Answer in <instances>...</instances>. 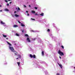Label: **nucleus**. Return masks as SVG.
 <instances>
[{"instance_id":"1","label":"nucleus","mask_w":75,"mask_h":75,"mask_svg":"<svg viewBox=\"0 0 75 75\" xmlns=\"http://www.w3.org/2000/svg\"><path fill=\"white\" fill-rule=\"evenodd\" d=\"M58 54L61 55V56H62L64 55V53L63 52L61 51V50H59L58 51Z\"/></svg>"},{"instance_id":"2","label":"nucleus","mask_w":75,"mask_h":75,"mask_svg":"<svg viewBox=\"0 0 75 75\" xmlns=\"http://www.w3.org/2000/svg\"><path fill=\"white\" fill-rule=\"evenodd\" d=\"M9 49H10V50L12 52H16V51L14 50V49L13 48V47H11V46L9 47Z\"/></svg>"},{"instance_id":"3","label":"nucleus","mask_w":75,"mask_h":75,"mask_svg":"<svg viewBox=\"0 0 75 75\" xmlns=\"http://www.w3.org/2000/svg\"><path fill=\"white\" fill-rule=\"evenodd\" d=\"M30 57L31 58H36V57H35V54H34L33 55V56L32 55V54H30Z\"/></svg>"},{"instance_id":"4","label":"nucleus","mask_w":75,"mask_h":75,"mask_svg":"<svg viewBox=\"0 0 75 75\" xmlns=\"http://www.w3.org/2000/svg\"><path fill=\"white\" fill-rule=\"evenodd\" d=\"M27 41H28V42H30L31 41H30V38H28L27 39Z\"/></svg>"},{"instance_id":"5","label":"nucleus","mask_w":75,"mask_h":75,"mask_svg":"<svg viewBox=\"0 0 75 75\" xmlns=\"http://www.w3.org/2000/svg\"><path fill=\"white\" fill-rule=\"evenodd\" d=\"M57 64L59 65V67H60L61 69L62 68V65L59 64L58 63Z\"/></svg>"},{"instance_id":"6","label":"nucleus","mask_w":75,"mask_h":75,"mask_svg":"<svg viewBox=\"0 0 75 75\" xmlns=\"http://www.w3.org/2000/svg\"><path fill=\"white\" fill-rule=\"evenodd\" d=\"M15 17H20V16H19V15H18L17 14H15Z\"/></svg>"},{"instance_id":"7","label":"nucleus","mask_w":75,"mask_h":75,"mask_svg":"<svg viewBox=\"0 0 75 75\" xmlns=\"http://www.w3.org/2000/svg\"><path fill=\"white\" fill-rule=\"evenodd\" d=\"M6 42L8 43V45H9L10 46H11V44H10V43H9L7 41Z\"/></svg>"},{"instance_id":"8","label":"nucleus","mask_w":75,"mask_h":75,"mask_svg":"<svg viewBox=\"0 0 75 75\" xmlns=\"http://www.w3.org/2000/svg\"><path fill=\"white\" fill-rule=\"evenodd\" d=\"M1 24H5V23L3 22V21H1Z\"/></svg>"},{"instance_id":"9","label":"nucleus","mask_w":75,"mask_h":75,"mask_svg":"<svg viewBox=\"0 0 75 75\" xmlns=\"http://www.w3.org/2000/svg\"><path fill=\"white\" fill-rule=\"evenodd\" d=\"M42 54L43 56H44V51L42 52Z\"/></svg>"},{"instance_id":"10","label":"nucleus","mask_w":75,"mask_h":75,"mask_svg":"<svg viewBox=\"0 0 75 75\" xmlns=\"http://www.w3.org/2000/svg\"><path fill=\"white\" fill-rule=\"evenodd\" d=\"M4 10L5 11H9V10L7 8H6L4 9Z\"/></svg>"},{"instance_id":"11","label":"nucleus","mask_w":75,"mask_h":75,"mask_svg":"<svg viewBox=\"0 0 75 75\" xmlns=\"http://www.w3.org/2000/svg\"><path fill=\"white\" fill-rule=\"evenodd\" d=\"M3 37H4V38H6L7 37V35H5L4 34H3Z\"/></svg>"},{"instance_id":"12","label":"nucleus","mask_w":75,"mask_h":75,"mask_svg":"<svg viewBox=\"0 0 75 75\" xmlns=\"http://www.w3.org/2000/svg\"><path fill=\"white\" fill-rule=\"evenodd\" d=\"M17 64H18V66L19 67H20V62H17Z\"/></svg>"},{"instance_id":"13","label":"nucleus","mask_w":75,"mask_h":75,"mask_svg":"<svg viewBox=\"0 0 75 75\" xmlns=\"http://www.w3.org/2000/svg\"><path fill=\"white\" fill-rule=\"evenodd\" d=\"M21 26H22V27H25L24 24H23V23H21Z\"/></svg>"},{"instance_id":"14","label":"nucleus","mask_w":75,"mask_h":75,"mask_svg":"<svg viewBox=\"0 0 75 75\" xmlns=\"http://www.w3.org/2000/svg\"><path fill=\"white\" fill-rule=\"evenodd\" d=\"M13 27H18V25H13Z\"/></svg>"},{"instance_id":"15","label":"nucleus","mask_w":75,"mask_h":75,"mask_svg":"<svg viewBox=\"0 0 75 75\" xmlns=\"http://www.w3.org/2000/svg\"><path fill=\"white\" fill-rule=\"evenodd\" d=\"M32 13H35V11H32Z\"/></svg>"},{"instance_id":"16","label":"nucleus","mask_w":75,"mask_h":75,"mask_svg":"<svg viewBox=\"0 0 75 75\" xmlns=\"http://www.w3.org/2000/svg\"><path fill=\"white\" fill-rule=\"evenodd\" d=\"M40 15L41 16H44V13H42L40 14Z\"/></svg>"},{"instance_id":"17","label":"nucleus","mask_w":75,"mask_h":75,"mask_svg":"<svg viewBox=\"0 0 75 75\" xmlns=\"http://www.w3.org/2000/svg\"><path fill=\"white\" fill-rule=\"evenodd\" d=\"M16 52V53H15V55H17V54L18 53L17 52H16H16Z\"/></svg>"},{"instance_id":"18","label":"nucleus","mask_w":75,"mask_h":75,"mask_svg":"<svg viewBox=\"0 0 75 75\" xmlns=\"http://www.w3.org/2000/svg\"><path fill=\"white\" fill-rule=\"evenodd\" d=\"M25 35L26 37H28V34H27Z\"/></svg>"},{"instance_id":"19","label":"nucleus","mask_w":75,"mask_h":75,"mask_svg":"<svg viewBox=\"0 0 75 75\" xmlns=\"http://www.w3.org/2000/svg\"><path fill=\"white\" fill-rule=\"evenodd\" d=\"M61 47H62V48L63 49H64V47L62 45L61 46Z\"/></svg>"},{"instance_id":"20","label":"nucleus","mask_w":75,"mask_h":75,"mask_svg":"<svg viewBox=\"0 0 75 75\" xmlns=\"http://www.w3.org/2000/svg\"><path fill=\"white\" fill-rule=\"evenodd\" d=\"M16 36H19V35L18 33H16Z\"/></svg>"},{"instance_id":"21","label":"nucleus","mask_w":75,"mask_h":75,"mask_svg":"<svg viewBox=\"0 0 75 75\" xmlns=\"http://www.w3.org/2000/svg\"><path fill=\"white\" fill-rule=\"evenodd\" d=\"M47 31L48 32H50V29H48L47 30Z\"/></svg>"},{"instance_id":"22","label":"nucleus","mask_w":75,"mask_h":75,"mask_svg":"<svg viewBox=\"0 0 75 75\" xmlns=\"http://www.w3.org/2000/svg\"><path fill=\"white\" fill-rule=\"evenodd\" d=\"M25 31L24 30H22V33H24Z\"/></svg>"},{"instance_id":"23","label":"nucleus","mask_w":75,"mask_h":75,"mask_svg":"<svg viewBox=\"0 0 75 75\" xmlns=\"http://www.w3.org/2000/svg\"><path fill=\"white\" fill-rule=\"evenodd\" d=\"M18 10H20V8H19V7H18Z\"/></svg>"},{"instance_id":"24","label":"nucleus","mask_w":75,"mask_h":75,"mask_svg":"<svg viewBox=\"0 0 75 75\" xmlns=\"http://www.w3.org/2000/svg\"><path fill=\"white\" fill-rule=\"evenodd\" d=\"M18 55L19 58H21V56H20V55Z\"/></svg>"},{"instance_id":"25","label":"nucleus","mask_w":75,"mask_h":75,"mask_svg":"<svg viewBox=\"0 0 75 75\" xmlns=\"http://www.w3.org/2000/svg\"><path fill=\"white\" fill-rule=\"evenodd\" d=\"M6 6H9V4L8 3H7Z\"/></svg>"},{"instance_id":"26","label":"nucleus","mask_w":75,"mask_h":75,"mask_svg":"<svg viewBox=\"0 0 75 75\" xmlns=\"http://www.w3.org/2000/svg\"><path fill=\"white\" fill-rule=\"evenodd\" d=\"M31 20H34V21L35 20V19H33V18H31Z\"/></svg>"},{"instance_id":"27","label":"nucleus","mask_w":75,"mask_h":75,"mask_svg":"<svg viewBox=\"0 0 75 75\" xmlns=\"http://www.w3.org/2000/svg\"><path fill=\"white\" fill-rule=\"evenodd\" d=\"M35 9H36V10H37V7H35Z\"/></svg>"},{"instance_id":"28","label":"nucleus","mask_w":75,"mask_h":75,"mask_svg":"<svg viewBox=\"0 0 75 75\" xmlns=\"http://www.w3.org/2000/svg\"><path fill=\"white\" fill-rule=\"evenodd\" d=\"M32 32H33V33L35 32V31L34 30H32Z\"/></svg>"},{"instance_id":"29","label":"nucleus","mask_w":75,"mask_h":75,"mask_svg":"<svg viewBox=\"0 0 75 75\" xmlns=\"http://www.w3.org/2000/svg\"><path fill=\"white\" fill-rule=\"evenodd\" d=\"M57 75H59V73H57Z\"/></svg>"},{"instance_id":"30","label":"nucleus","mask_w":75,"mask_h":75,"mask_svg":"<svg viewBox=\"0 0 75 75\" xmlns=\"http://www.w3.org/2000/svg\"><path fill=\"white\" fill-rule=\"evenodd\" d=\"M5 1H6V3H8V1H7L5 0Z\"/></svg>"},{"instance_id":"31","label":"nucleus","mask_w":75,"mask_h":75,"mask_svg":"<svg viewBox=\"0 0 75 75\" xmlns=\"http://www.w3.org/2000/svg\"><path fill=\"white\" fill-rule=\"evenodd\" d=\"M14 13L15 14H16V11H14Z\"/></svg>"},{"instance_id":"32","label":"nucleus","mask_w":75,"mask_h":75,"mask_svg":"<svg viewBox=\"0 0 75 75\" xmlns=\"http://www.w3.org/2000/svg\"><path fill=\"white\" fill-rule=\"evenodd\" d=\"M2 11H3V10H0V12H2Z\"/></svg>"},{"instance_id":"33","label":"nucleus","mask_w":75,"mask_h":75,"mask_svg":"<svg viewBox=\"0 0 75 75\" xmlns=\"http://www.w3.org/2000/svg\"><path fill=\"white\" fill-rule=\"evenodd\" d=\"M27 16H30V15L28 13Z\"/></svg>"},{"instance_id":"34","label":"nucleus","mask_w":75,"mask_h":75,"mask_svg":"<svg viewBox=\"0 0 75 75\" xmlns=\"http://www.w3.org/2000/svg\"><path fill=\"white\" fill-rule=\"evenodd\" d=\"M18 22L19 23H21V22H20L19 21H18Z\"/></svg>"},{"instance_id":"35","label":"nucleus","mask_w":75,"mask_h":75,"mask_svg":"<svg viewBox=\"0 0 75 75\" xmlns=\"http://www.w3.org/2000/svg\"><path fill=\"white\" fill-rule=\"evenodd\" d=\"M59 58H60V59H61V57L60 56L59 57Z\"/></svg>"},{"instance_id":"36","label":"nucleus","mask_w":75,"mask_h":75,"mask_svg":"<svg viewBox=\"0 0 75 75\" xmlns=\"http://www.w3.org/2000/svg\"><path fill=\"white\" fill-rule=\"evenodd\" d=\"M26 13H28V11H26Z\"/></svg>"},{"instance_id":"37","label":"nucleus","mask_w":75,"mask_h":75,"mask_svg":"<svg viewBox=\"0 0 75 75\" xmlns=\"http://www.w3.org/2000/svg\"><path fill=\"white\" fill-rule=\"evenodd\" d=\"M12 3V2H10V3H9V4H11V3Z\"/></svg>"},{"instance_id":"38","label":"nucleus","mask_w":75,"mask_h":75,"mask_svg":"<svg viewBox=\"0 0 75 75\" xmlns=\"http://www.w3.org/2000/svg\"><path fill=\"white\" fill-rule=\"evenodd\" d=\"M11 0H8V1H11Z\"/></svg>"},{"instance_id":"39","label":"nucleus","mask_w":75,"mask_h":75,"mask_svg":"<svg viewBox=\"0 0 75 75\" xmlns=\"http://www.w3.org/2000/svg\"><path fill=\"white\" fill-rule=\"evenodd\" d=\"M35 15H38V14L37 13H35Z\"/></svg>"},{"instance_id":"40","label":"nucleus","mask_w":75,"mask_h":75,"mask_svg":"<svg viewBox=\"0 0 75 75\" xmlns=\"http://www.w3.org/2000/svg\"><path fill=\"white\" fill-rule=\"evenodd\" d=\"M2 7V6L1 5H0V7Z\"/></svg>"},{"instance_id":"41","label":"nucleus","mask_w":75,"mask_h":75,"mask_svg":"<svg viewBox=\"0 0 75 75\" xmlns=\"http://www.w3.org/2000/svg\"><path fill=\"white\" fill-rule=\"evenodd\" d=\"M6 40H8V38H6Z\"/></svg>"},{"instance_id":"42","label":"nucleus","mask_w":75,"mask_h":75,"mask_svg":"<svg viewBox=\"0 0 75 75\" xmlns=\"http://www.w3.org/2000/svg\"><path fill=\"white\" fill-rule=\"evenodd\" d=\"M18 59V57L17 58H16V59Z\"/></svg>"},{"instance_id":"43","label":"nucleus","mask_w":75,"mask_h":75,"mask_svg":"<svg viewBox=\"0 0 75 75\" xmlns=\"http://www.w3.org/2000/svg\"><path fill=\"white\" fill-rule=\"evenodd\" d=\"M29 7H31V6H30V5H29Z\"/></svg>"},{"instance_id":"44","label":"nucleus","mask_w":75,"mask_h":75,"mask_svg":"<svg viewBox=\"0 0 75 75\" xmlns=\"http://www.w3.org/2000/svg\"><path fill=\"white\" fill-rule=\"evenodd\" d=\"M74 69H75V67H74Z\"/></svg>"},{"instance_id":"45","label":"nucleus","mask_w":75,"mask_h":75,"mask_svg":"<svg viewBox=\"0 0 75 75\" xmlns=\"http://www.w3.org/2000/svg\"><path fill=\"white\" fill-rule=\"evenodd\" d=\"M24 6L25 7H26V6Z\"/></svg>"},{"instance_id":"46","label":"nucleus","mask_w":75,"mask_h":75,"mask_svg":"<svg viewBox=\"0 0 75 75\" xmlns=\"http://www.w3.org/2000/svg\"><path fill=\"white\" fill-rule=\"evenodd\" d=\"M12 16H13V15H12Z\"/></svg>"}]
</instances>
